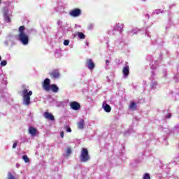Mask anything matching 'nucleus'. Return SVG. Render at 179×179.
Returning <instances> with one entry per match:
<instances>
[{"mask_svg": "<svg viewBox=\"0 0 179 179\" xmlns=\"http://www.w3.org/2000/svg\"><path fill=\"white\" fill-rule=\"evenodd\" d=\"M26 28L24 26H20L18 29L19 34L18 38L19 41L22 43L24 45H27L29 44V36L24 33Z\"/></svg>", "mask_w": 179, "mask_h": 179, "instance_id": "f257e3e1", "label": "nucleus"}, {"mask_svg": "<svg viewBox=\"0 0 179 179\" xmlns=\"http://www.w3.org/2000/svg\"><path fill=\"white\" fill-rule=\"evenodd\" d=\"M33 92L29 91L27 88H24L22 90L23 103L24 106H29L30 104V96H32Z\"/></svg>", "mask_w": 179, "mask_h": 179, "instance_id": "f03ea898", "label": "nucleus"}, {"mask_svg": "<svg viewBox=\"0 0 179 179\" xmlns=\"http://www.w3.org/2000/svg\"><path fill=\"white\" fill-rule=\"evenodd\" d=\"M80 160L81 163H86L90 160V155H89V150L87 148H82L81 154L80 155Z\"/></svg>", "mask_w": 179, "mask_h": 179, "instance_id": "7ed1b4c3", "label": "nucleus"}, {"mask_svg": "<svg viewBox=\"0 0 179 179\" xmlns=\"http://www.w3.org/2000/svg\"><path fill=\"white\" fill-rule=\"evenodd\" d=\"M85 65L90 71H93L96 66L94 62L92 59H87Z\"/></svg>", "mask_w": 179, "mask_h": 179, "instance_id": "20e7f679", "label": "nucleus"}, {"mask_svg": "<svg viewBox=\"0 0 179 179\" xmlns=\"http://www.w3.org/2000/svg\"><path fill=\"white\" fill-rule=\"evenodd\" d=\"M81 14L82 10L79 8H74L69 13L70 16H72L73 17H78V16H80Z\"/></svg>", "mask_w": 179, "mask_h": 179, "instance_id": "39448f33", "label": "nucleus"}, {"mask_svg": "<svg viewBox=\"0 0 179 179\" xmlns=\"http://www.w3.org/2000/svg\"><path fill=\"white\" fill-rule=\"evenodd\" d=\"M50 83H51V80H50V78L45 79L43 84V87L45 90H46V92H50V90H51V85H50Z\"/></svg>", "mask_w": 179, "mask_h": 179, "instance_id": "423d86ee", "label": "nucleus"}, {"mask_svg": "<svg viewBox=\"0 0 179 179\" xmlns=\"http://www.w3.org/2000/svg\"><path fill=\"white\" fill-rule=\"evenodd\" d=\"M70 107L72 110L78 111V110H80V103L77 101H71L70 103Z\"/></svg>", "mask_w": 179, "mask_h": 179, "instance_id": "0eeeda50", "label": "nucleus"}, {"mask_svg": "<svg viewBox=\"0 0 179 179\" xmlns=\"http://www.w3.org/2000/svg\"><path fill=\"white\" fill-rule=\"evenodd\" d=\"M49 75L53 79H59V76H61V75L59 74V71L57 69H55L52 72L49 73Z\"/></svg>", "mask_w": 179, "mask_h": 179, "instance_id": "6e6552de", "label": "nucleus"}, {"mask_svg": "<svg viewBox=\"0 0 179 179\" xmlns=\"http://www.w3.org/2000/svg\"><path fill=\"white\" fill-rule=\"evenodd\" d=\"M43 117L45 120H49L50 121H54L55 120L52 113H50L49 112H45L43 113Z\"/></svg>", "mask_w": 179, "mask_h": 179, "instance_id": "1a4fd4ad", "label": "nucleus"}, {"mask_svg": "<svg viewBox=\"0 0 179 179\" xmlns=\"http://www.w3.org/2000/svg\"><path fill=\"white\" fill-rule=\"evenodd\" d=\"M122 73H123L124 78H127V76H129V66H127L123 67Z\"/></svg>", "mask_w": 179, "mask_h": 179, "instance_id": "9d476101", "label": "nucleus"}, {"mask_svg": "<svg viewBox=\"0 0 179 179\" xmlns=\"http://www.w3.org/2000/svg\"><path fill=\"white\" fill-rule=\"evenodd\" d=\"M29 134H30V135H31V136H36V135H37V129L31 127L29 129Z\"/></svg>", "mask_w": 179, "mask_h": 179, "instance_id": "9b49d317", "label": "nucleus"}, {"mask_svg": "<svg viewBox=\"0 0 179 179\" xmlns=\"http://www.w3.org/2000/svg\"><path fill=\"white\" fill-rule=\"evenodd\" d=\"M78 129H83L85 128V120L81 119L80 122L77 123Z\"/></svg>", "mask_w": 179, "mask_h": 179, "instance_id": "f8f14e48", "label": "nucleus"}, {"mask_svg": "<svg viewBox=\"0 0 179 179\" xmlns=\"http://www.w3.org/2000/svg\"><path fill=\"white\" fill-rule=\"evenodd\" d=\"M3 17H4L5 22H6V23H10V22H11L10 17L9 16V14H8V13H6V12L4 13Z\"/></svg>", "mask_w": 179, "mask_h": 179, "instance_id": "ddd939ff", "label": "nucleus"}, {"mask_svg": "<svg viewBox=\"0 0 179 179\" xmlns=\"http://www.w3.org/2000/svg\"><path fill=\"white\" fill-rule=\"evenodd\" d=\"M50 90H51L52 92H53L54 93H57V92H58V90H59V88H58V86H57V85L52 84V85H50Z\"/></svg>", "mask_w": 179, "mask_h": 179, "instance_id": "4468645a", "label": "nucleus"}, {"mask_svg": "<svg viewBox=\"0 0 179 179\" xmlns=\"http://www.w3.org/2000/svg\"><path fill=\"white\" fill-rule=\"evenodd\" d=\"M129 107L130 110H136V103H135L134 101H131Z\"/></svg>", "mask_w": 179, "mask_h": 179, "instance_id": "2eb2a0df", "label": "nucleus"}, {"mask_svg": "<svg viewBox=\"0 0 179 179\" xmlns=\"http://www.w3.org/2000/svg\"><path fill=\"white\" fill-rule=\"evenodd\" d=\"M77 36L80 38V40H85V38H86V36L82 32H78Z\"/></svg>", "mask_w": 179, "mask_h": 179, "instance_id": "dca6fc26", "label": "nucleus"}, {"mask_svg": "<svg viewBox=\"0 0 179 179\" xmlns=\"http://www.w3.org/2000/svg\"><path fill=\"white\" fill-rule=\"evenodd\" d=\"M104 110L106 113H110L111 111V106H110L108 104H106L104 106Z\"/></svg>", "mask_w": 179, "mask_h": 179, "instance_id": "f3484780", "label": "nucleus"}, {"mask_svg": "<svg viewBox=\"0 0 179 179\" xmlns=\"http://www.w3.org/2000/svg\"><path fill=\"white\" fill-rule=\"evenodd\" d=\"M22 159L25 163H30V159H29V157H27V155H23Z\"/></svg>", "mask_w": 179, "mask_h": 179, "instance_id": "a211bd4d", "label": "nucleus"}, {"mask_svg": "<svg viewBox=\"0 0 179 179\" xmlns=\"http://www.w3.org/2000/svg\"><path fill=\"white\" fill-rule=\"evenodd\" d=\"M7 64H8V62H6V60H3L1 62L0 65L1 66H6Z\"/></svg>", "mask_w": 179, "mask_h": 179, "instance_id": "6ab92c4d", "label": "nucleus"}, {"mask_svg": "<svg viewBox=\"0 0 179 179\" xmlns=\"http://www.w3.org/2000/svg\"><path fill=\"white\" fill-rule=\"evenodd\" d=\"M143 179H150V175L149 173H145Z\"/></svg>", "mask_w": 179, "mask_h": 179, "instance_id": "aec40b11", "label": "nucleus"}, {"mask_svg": "<svg viewBox=\"0 0 179 179\" xmlns=\"http://www.w3.org/2000/svg\"><path fill=\"white\" fill-rule=\"evenodd\" d=\"M71 153H72V150L71 149V148H68L66 150V154L68 155V156H69Z\"/></svg>", "mask_w": 179, "mask_h": 179, "instance_id": "412c9836", "label": "nucleus"}, {"mask_svg": "<svg viewBox=\"0 0 179 179\" xmlns=\"http://www.w3.org/2000/svg\"><path fill=\"white\" fill-rule=\"evenodd\" d=\"M64 44L65 45H69V40H65V41H64Z\"/></svg>", "mask_w": 179, "mask_h": 179, "instance_id": "4be33fe9", "label": "nucleus"}, {"mask_svg": "<svg viewBox=\"0 0 179 179\" xmlns=\"http://www.w3.org/2000/svg\"><path fill=\"white\" fill-rule=\"evenodd\" d=\"M16 146H17V141H15L13 145V149H16Z\"/></svg>", "mask_w": 179, "mask_h": 179, "instance_id": "5701e85b", "label": "nucleus"}, {"mask_svg": "<svg viewBox=\"0 0 179 179\" xmlns=\"http://www.w3.org/2000/svg\"><path fill=\"white\" fill-rule=\"evenodd\" d=\"M166 118H171V113H168Z\"/></svg>", "mask_w": 179, "mask_h": 179, "instance_id": "b1692460", "label": "nucleus"}, {"mask_svg": "<svg viewBox=\"0 0 179 179\" xmlns=\"http://www.w3.org/2000/svg\"><path fill=\"white\" fill-rule=\"evenodd\" d=\"M60 136L61 138H64V131H62L61 134H60Z\"/></svg>", "mask_w": 179, "mask_h": 179, "instance_id": "393cba45", "label": "nucleus"}, {"mask_svg": "<svg viewBox=\"0 0 179 179\" xmlns=\"http://www.w3.org/2000/svg\"><path fill=\"white\" fill-rule=\"evenodd\" d=\"M67 132H72V129L71 128L67 129Z\"/></svg>", "mask_w": 179, "mask_h": 179, "instance_id": "a878e982", "label": "nucleus"}, {"mask_svg": "<svg viewBox=\"0 0 179 179\" xmlns=\"http://www.w3.org/2000/svg\"><path fill=\"white\" fill-rule=\"evenodd\" d=\"M110 62V61H108V59L106 60V64H108Z\"/></svg>", "mask_w": 179, "mask_h": 179, "instance_id": "bb28decb", "label": "nucleus"}, {"mask_svg": "<svg viewBox=\"0 0 179 179\" xmlns=\"http://www.w3.org/2000/svg\"><path fill=\"white\" fill-rule=\"evenodd\" d=\"M0 61H1V56H0Z\"/></svg>", "mask_w": 179, "mask_h": 179, "instance_id": "cd10ccee", "label": "nucleus"}, {"mask_svg": "<svg viewBox=\"0 0 179 179\" xmlns=\"http://www.w3.org/2000/svg\"><path fill=\"white\" fill-rule=\"evenodd\" d=\"M143 1H146V0H143Z\"/></svg>", "mask_w": 179, "mask_h": 179, "instance_id": "c85d7f7f", "label": "nucleus"}, {"mask_svg": "<svg viewBox=\"0 0 179 179\" xmlns=\"http://www.w3.org/2000/svg\"><path fill=\"white\" fill-rule=\"evenodd\" d=\"M0 3H1V0H0Z\"/></svg>", "mask_w": 179, "mask_h": 179, "instance_id": "c756f323", "label": "nucleus"}]
</instances>
